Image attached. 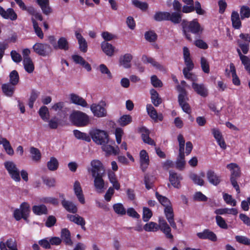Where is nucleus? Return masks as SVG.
Returning a JSON list of instances; mask_svg holds the SVG:
<instances>
[{
  "label": "nucleus",
  "instance_id": "f257e3e1",
  "mask_svg": "<svg viewBox=\"0 0 250 250\" xmlns=\"http://www.w3.org/2000/svg\"><path fill=\"white\" fill-rule=\"evenodd\" d=\"M181 24L183 34L186 38L189 41H192V38L189 32L198 35L201 34L203 30V28L201 27L196 19H194L190 21H188L184 20Z\"/></svg>",
  "mask_w": 250,
  "mask_h": 250
},
{
  "label": "nucleus",
  "instance_id": "f03ea898",
  "mask_svg": "<svg viewBox=\"0 0 250 250\" xmlns=\"http://www.w3.org/2000/svg\"><path fill=\"white\" fill-rule=\"evenodd\" d=\"M70 120L75 125L79 126H84L89 123L88 116L85 113L75 110L70 114Z\"/></svg>",
  "mask_w": 250,
  "mask_h": 250
},
{
  "label": "nucleus",
  "instance_id": "7ed1b4c3",
  "mask_svg": "<svg viewBox=\"0 0 250 250\" xmlns=\"http://www.w3.org/2000/svg\"><path fill=\"white\" fill-rule=\"evenodd\" d=\"M93 141L97 145H102L109 143V139L107 132L104 130L95 129L90 132Z\"/></svg>",
  "mask_w": 250,
  "mask_h": 250
},
{
  "label": "nucleus",
  "instance_id": "20e7f679",
  "mask_svg": "<svg viewBox=\"0 0 250 250\" xmlns=\"http://www.w3.org/2000/svg\"><path fill=\"white\" fill-rule=\"evenodd\" d=\"M227 167L229 169L231 172L230 182L233 187L235 188L237 192H240L239 185L237 182V179L240 176L241 171L238 165L235 163H230L227 166Z\"/></svg>",
  "mask_w": 250,
  "mask_h": 250
},
{
  "label": "nucleus",
  "instance_id": "39448f33",
  "mask_svg": "<svg viewBox=\"0 0 250 250\" xmlns=\"http://www.w3.org/2000/svg\"><path fill=\"white\" fill-rule=\"evenodd\" d=\"M3 165L11 178L16 182H20V172L16 164L12 161H6L3 163Z\"/></svg>",
  "mask_w": 250,
  "mask_h": 250
},
{
  "label": "nucleus",
  "instance_id": "423d86ee",
  "mask_svg": "<svg viewBox=\"0 0 250 250\" xmlns=\"http://www.w3.org/2000/svg\"><path fill=\"white\" fill-rule=\"evenodd\" d=\"M88 171L90 172L92 177L104 175L105 169L103 163L99 160L94 159L90 162V167L88 168Z\"/></svg>",
  "mask_w": 250,
  "mask_h": 250
},
{
  "label": "nucleus",
  "instance_id": "0eeeda50",
  "mask_svg": "<svg viewBox=\"0 0 250 250\" xmlns=\"http://www.w3.org/2000/svg\"><path fill=\"white\" fill-rule=\"evenodd\" d=\"M29 212V205L26 202H23L21 205L20 208H17L14 210L13 216L17 221L21 220V218L26 220Z\"/></svg>",
  "mask_w": 250,
  "mask_h": 250
},
{
  "label": "nucleus",
  "instance_id": "6e6552de",
  "mask_svg": "<svg viewBox=\"0 0 250 250\" xmlns=\"http://www.w3.org/2000/svg\"><path fill=\"white\" fill-rule=\"evenodd\" d=\"M178 88V91L180 92L178 96V102L179 104L185 112L189 114L191 113V108L189 104L187 102L188 100L187 92L185 89L180 87V86H179Z\"/></svg>",
  "mask_w": 250,
  "mask_h": 250
},
{
  "label": "nucleus",
  "instance_id": "1a4fd4ad",
  "mask_svg": "<svg viewBox=\"0 0 250 250\" xmlns=\"http://www.w3.org/2000/svg\"><path fill=\"white\" fill-rule=\"evenodd\" d=\"M50 42L55 49H61L66 51L69 48V42L64 37H61L56 43L54 37H51L50 38Z\"/></svg>",
  "mask_w": 250,
  "mask_h": 250
},
{
  "label": "nucleus",
  "instance_id": "9d476101",
  "mask_svg": "<svg viewBox=\"0 0 250 250\" xmlns=\"http://www.w3.org/2000/svg\"><path fill=\"white\" fill-rule=\"evenodd\" d=\"M33 49L37 54L42 56H46L51 52L50 46L46 43H36Z\"/></svg>",
  "mask_w": 250,
  "mask_h": 250
},
{
  "label": "nucleus",
  "instance_id": "9b49d317",
  "mask_svg": "<svg viewBox=\"0 0 250 250\" xmlns=\"http://www.w3.org/2000/svg\"><path fill=\"white\" fill-rule=\"evenodd\" d=\"M146 109L148 115L154 122L162 121L163 120V114L162 113L158 114L152 104H147Z\"/></svg>",
  "mask_w": 250,
  "mask_h": 250
},
{
  "label": "nucleus",
  "instance_id": "f8f14e48",
  "mask_svg": "<svg viewBox=\"0 0 250 250\" xmlns=\"http://www.w3.org/2000/svg\"><path fill=\"white\" fill-rule=\"evenodd\" d=\"M159 229H160L166 234L167 238L169 239L173 238V235L171 233V229L163 218H160L159 219Z\"/></svg>",
  "mask_w": 250,
  "mask_h": 250
},
{
  "label": "nucleus",
  "instance_id": "ddd939ff",
  "mask_svg": "<svg viewBox=\"0 0 250 250\" xmlns=\"http://www.w3.org/2000/svg\"><path fill=\"white\" fill-rule=\"evenodd\" d=\"M165 216L171 227L174 229H177V226L174 220L173 210L171 205L166 207L164 209Z\"/></svg>",
  "mask_w": 250,
  "mask_h": 250
},
{
  "label": "nucleus",
  "instance_id": "4468645a",
  "mask_svg": "<svg viewBox=\"0 0 250 250\" xmlns=\"http://www.w3.org/2000/svg\"><path fill=\"white\" fill-rule=\"evenodd\" d=\"M0 15L3 18L11 21H15L17 19V15L13 9L9 8L5 10L0 5Z\"/></svg>",
  "mask_w": 250,
  "mask_h": 250
},
{
  "label": "nucleus",
  "instance_id": "2eb2a0df",
  "mask_svg": "<svg viewBox=\"0 0 250 250\" xmlns=\"http://www.w3.org/2000/svg\"><path fill=\"white\" fill-rule=\"evenodd\" d=\"M197 236L201 239H208L213 242L217 240L216 235L208 229H204L202 232L197 233Z\"/></svg>",
  "mask_w": 250,
  "mask_h": 250
},
{
  "label": "nucleus",
  "instance_id": "dca6fc26",
  "mask_svg": "<svg viewBox=\"0 0 250 250\" xmlns=\"http://www.w3.org/2000/svg\"><path fill=\"white\" fill-rule=\"evenodd\" d=\"M182 179L180 174H178L173 171H169V180L174 188H179L181 187L180 182Z\"/></svg>",
  "mask_w": 250,
  "mask_h": 250
},
{
  "label": "nucleus",
  "instance_id": "f3484780",
  "mask_svg": "<svg viewBox=\"0 0 250 250\" xmlns=\"http://www.w3.org/2000/svg\"><path fill=\"white\" fill-rule=\"evenodd\" d=\"M73 190L79 201L81 204H84L85 203V199L80 183L78 181L75 182L73 186Z\"/></svg>",
  "mask_w": 250,
  "mask_h": 250
},
{
  "label": "nucleus",
  "instance_id": "a211bd4d",
  "mask_svg": "<svg viewBox=\"0 0 250 250\" xmlns=\"http://www.w3.org/2000/svg\"><path fill=\"white\" fill-rule=\"evenodd\" d=\"M90 109L94 115L97 117H103L106 115L105 109L101 105L93 104L90 106Z\"/></svg>",
  "mask_w": 250,
  "mask_h": 250
},
{
  "label": "nucleus",
  "instance_id": "6ab92c4d",
  "mask_svg": "<svg viewBox=\"0 0 250 250\" xmlns=\"http://www.w3.org/2000/svg\"><path fill=\"white\" fill-rule=\"evenodd\" d=\"M0 250H18L16 240L10 238L5 243L0 242Z\"/></svg>",
  "mask_w": 250,
  "mask_h": 250
},
{
  "label": "nucleus",
  "instance_id": "aec40b11",
  "mask_svg": "<svg viewBox=\"0 0 250 250\" xmlns=\"http://www.w3.org/2000/svg\"><path fill=\"white\" fill-rule=\"evenodd\" d=\"M192 87L194 90L201 96L206 97L208 95V90L204 84L193 82Z\"/></svg>",
  "mask_w": 250,
  "mask_h": 250
},
{
  "label": "nucleus",
  "instance_id": "412c9836",
  "mask_svg": "<svg viewBox=\"0 0 250 250\" xmlns=\"http://www.w3.org/2000/svg\"><path fill=\"white\" fill-rule=\"evenodd\" d=\"M36 2L44 14L48 15L52 13V9L49 4V0H36Z\"/></svg>",
  "mask_w": 250,
  "mask_h": 250
},
{
  "label": "nucleus",
  "instance_id": "4be33fe9",
  "mask_svg": "<svg viewBox=\"0 0 250 250\" xmlns=\"http://www.w3.org/2000/svg\"><path fill=\"white\" fill-rule=\"evenodd\" d=\"M140 162L141 167L143 171H145L149 164V156L145 150H142L140 152Z\"/></svg>",
  "mask_w": 250,
  "mask_h": 250
},
{
  "label": "nucleus",
  "instance_id": "5701e85b",
  "mask_svg": "<svg viewBox=\"0 0 250 250\" xmlns=\"http://www.w3.org/2000/svg\"><path fill=\"white\" fill-rule=\"evenodd\" d=\"M103 175L93 177L94 178V185L97 192L102 193L104 191V182L103 179Z\"/></svg>",
  "mask_w": 250,
  "mask_h": 250
},
{
  "label": "nucleus",
  "instance_id": "b1692460",
  "mask_svg": "<svg viewBox=\"0 0 250 250\" xmlns=\"http://www.w3.org/2000/svg\"><path fill=\"white\" fill-rule=\"evenodd\" d=\"M241 17H240L238 12L234 10L232 11L231 14V21L232 26L234 28L239 29L241 27Z\"/></svg>",
  "mask_w": 250,
  "mask_h": 250
},
{
  "label": "nucleus",
  "instance_id": "393cba45",
  "mask_svg": "<svg viewBox=\"0 0 250 250\" xmlns=\"http://www.w3.org/2000/svg\"><path fill=\"white\" fill-rule=\"evenodd\" d=\"M139 132L142 134L143 141L149 145L155 146V143L149 137V132L146 127H142L139 129Z\"/></svg>",
  "mask_w": 250,
  "mask_h": 250
},
{
  "label": "nucleus",
  "instance_id": "a878e982",
  "mask_svg": "<svg viewBox=\"0 0 250 250\" xmlns=\"http://www.w3.org/2000/svg\"><path fill=\"white\" fill-rule=\"evenodd\" d=\"M75 36L79 45V49L83 52H86L87 50V43L85 39L78 31L75 32Z\"/></svg>",
  "mask_w": 250,
  "mask_h": 250
},
{
  "label": "nucleus",
  "instance_id": "bb28decb",
  "mask_svg": "<svg viewBox=\"0 0 250 250\" xmlns=\"http://www.w3.org/2000/svg\"><path fill=\"white\" fill-rule=\"evenodd\" d=\"M2 145L6 153L10 155L13 156L14 154V151L10 143L6 138L0 136V145Z\"/></svg>",
  "mask_w": 250,
  "mask_h": 250
},
{
  "label": "nucleus",
  "instance_id": "cd10ccee",
  "mask_svg": "<svg viewBox=\"0 0 250 250\" xmlns=\"http://www.w3.org/2000/svg\"><path fill=\"white\" fill-rule=\"evenodd\" d=\"M207 177L208 182L214 186L218 185L221 181L220 177L212 170L207 172Z\"/></svg>",
  "mask_w": 250,
  "mask_h": 250
},
{
  "label": "nucleus",
  "instance_id": "c85d7f7f",
  "mask_svg": "<svg viewBox=\"0 0 250 250\" xmlns=\"http://www.w3.org/2000/svg\"><path fill=\"white\" fill-rule=\"evenodd\" d=\"M212 132L219 146L224 149H226V145L221 132L217 129L213 128L212 129Z\"/></svg>",
  "mask_w": 250,
  "mask_h": 250
},
{
  "label": "nucleus",
  "instance_id": "c756f323",
  "mask_svg": "<svg viewBox=\"0 0 250 250\" xmlns=\"http://www.w3.org/2000/svg\"><path fill=\"white\" fill-rule=\"evenodd\" d=\"M29 152L31 160L35 163L40 162L42 158V154L40 150L34 146L30 148Z\"/></svg>",
  "mask_w": 250,
  "mask_h": 250
},
{
  "label": "nucleus",
  "instance_id": "7c9ffc66",
  "mask_svg": "<svg viewBox=\"0 0 250 250\" xmlns=\"http://www.w3.org/2000/svg\"><path fill=\"white\" fill-rule=\"evenodd\" d=\"M62 204L63 207L70 213H76L78 211L77 206L71 201L63 199L62 201Z\"/></svg>",
  "mask_w": 250,
  "mask_h": 250
},
{
  "label": "nucleus",
  "instance_id": "2f4dec72",
  "mask_svg": "<svg viewBox=\"0 0 250 250\" xmlns=\"http://www.w3.org/2000/svg\"><path fill=\"white\" fill-rule=\"evenodd\" d=\"M132 59V56L130 54H125L121 56L119 59L120 65L124 67L127 68L131 66L130 62Z\"/></svg>",
  "mask_w": 250,
  "mask_h": 250
},
{
  "label": "nucleus",
  "instance_id": "473e14b6",
  "mask_svg": "<svg viewBox=\"0 0 250 250\" xmlns=\"http://www.w3.org/2000/svg\"><path fill=\"white\" fill-rule=\"evenodd\" d=\"M70 100L72 103L75 104H77L84 107H87L88 106V104L85 100L76 94H71L70 95Z\"/></svg>",
  "mask_w": 250,
  "mask_h": 250
},
{
  "label": "nucleus",
  "instance_id": "72a5a7b5",
  "mask_svg": "<svg viewBox=\"0 0 250 250\" xmlns=\"http://www.w3.org/2000/svg\"><path fill=\"white\" fill-rule=\"evenodd\" d=\"M102 148L103 151H104L108 155H117L120 153V148L118 146L115 147L110 145H102Z\"/></svg>",
  "mask_w": 250,
  "mask_h": 250
},
{
  "label": "nucleus",
  "instance_id": "f704fd0d",
  "mask_svg": "<svg viewBox=\"0 0 250 250\" xmlns=\"http://www.w3.org/2000/svg\"><path fill=\"white\" fill-rule=\"evenodd\" d=\"M101 47L103 52L108 56L111 57L113 55L114 47L112 44L104 41L102 42Z\"/></svg>",
  "mask_w": 250,
  "mask_h": 250
},
{
  "label": "nucleus",
  "instance_id": "c9c22d12",
  "mask_svg": "<svg viewBox=\"0 0 250 250\" xmlns=\"http://www.w3.org/2000/svg\"><path fill=\"white\" fill-rule=\"evenodd\" d=\"M150 94L152 103L155 106H158L162 103V100L158 93L154 89H151L150 90Z\"/></svg>",
  "mask_w": 250,
  "mask_h": 250
},
{
  "label": "nucleus",
  "instance_id": "e433bc0d",
  "mask_svg": "<svg viewBox=\"0 0 250 250\" xmlns=\"http://www.w3.org/2000/svg\"><path fill=\"white\" fill-rule=\"evenodd\" d=\"M67 218L70 221L78 225L83 226L85 224V221L84 218L78 214H67Z\"/></svg>",
  "mask_w": 250,
  "mask_h": 250
},
{
  "label": "nucleus",
  "instance_id": "4c0bfd02",
  "mask_svg": "<svg viewBox=\"0 0 250 250\" xmlns=\"http://www.w3.org/2000/svg\"><path fill=\"white\" fill-rule=\"evenodd\" d=\"M182 14L181 12H169L167 21H169L174 24H178L182 21Z\"/></svg>",
  "mask_w": 250,
  "mask_h": 250
},
{
  "label": "nucleus",
  "instance_id": "58836bf2",
  "mask_svg": "<svg viewBox=\"0 0 250 250\" xmlns=\"http://www.w3.org/2000/svg\"><path fill=\"white\" fill-rule=\"evenodd\" d=\"M142 61L145 63H150L153 67H155L157 69L161 70L163 69V66L158 62L155 61V60L152 58L147 57L146 55H144L142 57Z\"/></svg>",
  "mask_w": 250,
  "mask_h": 250
},
{
  "label": "nucleus",
  "instance_id": "ea45409f",
  "mask_svg": "<svg viewBox=\"0 0 250 250\" xmlns=\"http://www.w3.org/2000/svg\"><path fill=\"white\" fill-rule=\"evenodd\" d=\"M61 238L66 245L71 246L73 244L70 238V231L66 229H63L61 231Z\"/></svg>",
  "mask_w": 250,
  "mask_h": 250
},
{
  "label": "nucleus",
  "instance_id": "a19ab883",
  "mask_svg": "<svg viewBox=\"0 0 250 250\" xmlns=\"http://www.w3.org/2000/svg\"><path fill=\"white\" fill-rule=\"evenodd\" d=\"M108 177L110 182L112 184L113 187L116 190L120 188V184L118 182L116 174L114 172L110 171L108 173Z\"/></svg>",
  "mask_w": 250,
  "mask_h": 250
},
{
  "label": "nucleus",
  "instance_id": "79ce46f5",
  "mask_svg": "<svg viewBox=\"0 0 250 250\" xmlns=\"http://www.w3.org/2000/svg\"><path fill=\"white\" fill-rule=\"evenodd\" d=\"M15 85H13L10 83H4L2 85V90L3 92L7 96H11L15 91Z\"/></svg>",
  "mask_w": 250,
  "mask_h": 250
},
{
  "label": "nucleus",
  "instance_id": "37998d69",
  "mask_svg": "<svg viewBox=\"0 0 250 250\" xmlns=\"http://www.w3.org/2000/svg\"><path fill=\"white\" fill-rule=\"evenodd\" d=\"M185 164L186 162L185 161L184 152H182V153L179 152L178 157L176 162V167L178 169L183 170L185 167Z\"/></svg>",
  "mask_w": 250,
  "mask_h": 250
},
{
  "label": "nucleus",
  "instance_id": "c03bdc74",
  "mask_svg": "<svg viewBox=\"0 0 250 250\" xmlns=\"http://www.w3.org/2000/svg\"><path fill=\"white\" fill-rule=\"evenodd\" d=\"M204 176L205 174L204 173H201L200 175L196 174H191L190 175V178L195 184L203 186L204 184V181L203 179Z\"/></svg>",
  "mask_w": 250,
  "mask_h": 250
},
{
  "label": "nucleus",
  "instance_id": "a18cd8bd",
  "mask_svg": "<svg viewBox=\"0 0 250 250\" xmlns=\"http://www.w3.org/2000/svg\"><path fill=\"white\" fill-rule=\"evenodd\" d=\"M240 14L242 20L250 17V8L247 5L240 6Z\"/></svg>",
  "mask_w": 250,
  "mask_h": 250
},
{
  "label": "nucleus",
  "instance_id": "49530a36",
  "mask_svg": "<svg viewBox=\"0 0 250 250\" xmlns=\"http://www.w3.org/2000/svg\"><path fill=\"white\" fill-rule=\"evenodd\" d=\"M229 67L230 72H231L232 74L233 83L235 85H239L240 84V81L236 74L235 67L233 63H230Z\"/></svg>",
  "mask_w": 250,
  "mask_h": 250
},
{
  "label": "nucleus",
  "instance_id": "de8ad7c7",
  "mask_svg": "<svg viewBox=\"0 0 250 250\" xmlns=\"http://www.w3.org/2000/svg\"><path fill=\"white\" fill-rule=\"evenodd\" d=\"M23 63L25 70L29 73H32L34 70V65L31 58H25L23 60Z\"/></svg>",
  "mask_w": 250,
  "mask_h": 250
},
{
  "label": "nucleus",
  "instance_id": "09e8293b",
  "mask_svg": "<svg viewBox=\"0 0 250 250\" xmlns=\"http://www.w3.org/2000/svg\"><path fill=\"white\" fill-rule=\"evenodd\" d=\"M32 210L33 212L37 215L46 214L47 212V209L44 205L34 206L33 207Z\"/></svg>",
  "mask_w": 250,
  "mask_h": 250
},
{
  "label": "nucleus",
  "instance_id": "8fccbe9b",
  "mask_svg": "<svg viewBox=\"0 0 250 250\" xmlns=\"http://www.w3.org/2000/svg\"><path fill=\"white\" fill-rule=\"evenodd\" d=\"M59 166V163L57 159L52 157L50 158V160L47 163V168L51 171L56 170Z\"/></svg>",
  "mask_w": 250,
  "mask_h": 250
},
{
  "label": "nucleus",
  "instance_id": "3c124183",
  "mask_svg": "<svg viewBox=\"0 0 250 250\" xmlns=\"http://www.w3.org/2000/svg\"><path fill=\"white\" fill-rule=\"evenodd\" d=\"M113 208L114 211L118 215H124L126 213L125 208L121 203L115 204L113 206Z\"/></svg>",
  "mask_w": 250,
  "mask_h": 250
},
{
  "label": "nucleus",
  "instance_id": "603ef678",
  "mask_svg": "<svg viewBox=\"0 0 250 250\" xmlns=\"http://www.w3.org/2000/svg\"><path fill=\"white\" fill-rule=\"evenodd\" d=\"M168 15L169 12H157L154 14L153 18L158 21H167Z\"/></svg>",
  "mask_w": 250,
  "mask_h": 250
},
{
  "label": "nucleus",
  "instance_id": "864d4df0",
  "mask_svg": "<svg viewBox=\"0 0 250 250\" xmlns=\"http://www.w3.org/2000/svg\"><path fill=\"white\" fill-rule=\"evenodd\" d=\"M39 114L44 121H47L49 119V113L48 109L46 106H42L39 109Z\"/></svg>",
  "mask_w": 250,
  "mask_h": 250
},
{
  "label": "nucleus",
  "instance_id": "5fc2aeb1",
  "mask_svg": "<svg viewBox=\"0 0 250 250\" xmlns=\"http://www.w3.org/2000/svg\"><path fill=\"white\" fill-rule=\"evenodd\" d=\"M155 195L159 202L162 206L165 207V208L171 205L168 198L159 194L158 192H156Z\"/></svg>",
  "mask_w": 250,
  "mask_h": 250
},
{
  "label": "nucleus",
  "instance_id": "6e6d98bb",
  "mask_svg": "<svg viewBox=\"0 0 250 250\" xmlns=\"http://www.w3.org/2000/svg\"><path fill=\"white\" fill-rule=\"evenodd\" d=\"M10 83L13 85H17L19 82V76L16 70H13L9 74Z\"/></svg>",
  "mask_w": 250,
  "mask_h": 250
},
{
  "label": "nucleus",
  "instance_id": "4d7b16f0",
  "mask_svg": "<svg viewBox=\"0 0 250 250\" xmlns=\"http://www.w3.org/2000/svg\"><path fill=\"white\" fill-rule=\"evenodd\" d=\"M73 133L75 137L78 139H82L87 142L90 141L89 136L85 133L82 132L78 130H74Z\"/></svg>",
  "mask_w": 250,
  "mask_h": 250
},
{
  "label": "nucleus",
  "instance_id": "13d9d810",
  "mask_svg": "<svg viewBox=\"0 0 250 250\" xmlns=\"http://www.w3.org/2000/svg\"><path fill=\"white\" fill-rule=\"evenodd\" d=\"M31 21L33 23V28L34 29L36 35L40 38L43 39V33L41 29V28L39 26L37 22L35 20L33 17L31 18Z\"/></svg>",
  "mask_w": 250,
  "mask_h": 250
},
{
  "label": "nucleus",
  "instance_id": "bf43d9fd",
  "mask_svg": "<svg viewBox=\"0 0 250 250\" xmlns=\"http://www.w3.org/2000/svg\"><path fill=\"white\" fill-rule=\"evenodd\" d=\"M131 122L132 117L129 115H124L121 116L118 120V123L121 126H125Z\"/></svg>",
  "mask_w": 250,
  "mask_h": 250
},
{
  "label": "nucleus",
  "instance_id": "052dcab7",
  "mask_svg": "<svg viewBox=\"0 0 250 250\" xmlns=\"http://www.w3.org/2000/svg\"><path fill=\"white\" fill-rule=\"evenodd\" d=\"M215 220L217 225L221 229H227L228 228V224L225 220L220 215H216Z\"/></svg>",
  "mask_w": 250,
  "mask_h": 250
},
{
  "label": "nucleus",
  "instance_id": "680f3d73",
  "mask_svg": "<svg viewBox=\"0 0 250 250\" xmlns=\"http://www.w3.org/2000/svg\"><path fill=\"white\" fill-rule=\"evenodd\" d=\"M40 95V92L33 90L31 93V95L29 99L28 105L30 108L33 107L34 103L36 99L38 98Z\"/></svg>",
  "mask_w": 250,
  "mask_h": 250
},
{
  "label": "nucleus",
  "instance_id": "e2e57ef3",
  "mask_svg": "<svg viewBox=\"0 0 250 250\" xmlns=\"http://www.w3.org/2000/svg\"><path fill=\"white\" fill-rule=\"evenodd\" d=\"M132 4L136 7L142 11H146L148 7V4L145 2H142L138 0H133Z\"/></svg>",
  "mask_w": 250,
  "mask_h": 250
},
{
  "label": "nucleus",
  "instance_id": "0e129e2a",
  "mask_svg": "<svg viewBox=\"0 0 250 250\" xmlns=\"http://www.w3.org/2000/svg\"><path fill=\"white\" fill-rule=\"evenodd\" d=\"M144 229L146 231H156L158 230V225L156 223L150 222L146 224Z\"/></svg>",
  "mask_w": 250,
  "mask_h": 250
},
{
  "label": "nucleus",
  "instance_id": "69168bd1",
  "mask_svg": "<svg viewBox=\"0 0 250 250\" xmlns=\"http://www.w3.org/2000/svg\"><path fill=\"white\" fill-rule=\"evenodd\" d=\"M201 66L202 70L206 73H209V65L207 60L205 57L201 58Z\"/></svg>",
  "mask_w": 250,
  "mask_h": 250
},
{
  "label": "nucleus",
  "instance_id": "338daca9",
  "mask_svg": "<svg viewBox=\"0 0 250 250\" xmlns=\"http://www.w3.org/2000/svg\"><path fill=\"white\" fill-rule=\"evenodd\" d=\"M236 241L239 243L245 245H250V239L245 236L236 235L235 237Z\"/></svg>",
  "mask_w": 250,
  "mask_h": 250
},
{
  "label": "nucleus",
  "instance_id": "774afa93",
  "mask_svg": "<svg viewBox=\"0 0 250 250\" xmlns=\"http://www.w3.org/2000/svg\"><path fill=\"white\" fill-rule=\"evenodd\" d=\"M145 39L149 42H155L157 38L156 34L152 31H147L145 34Z\"/></svg>",
  "mask_w": 250,
  "mask_h": 250
}]
</instances>
